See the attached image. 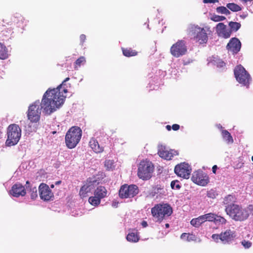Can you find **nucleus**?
<instances>
[{
    "instance_id": "f257e3e1",
    "label": "nucleus",
    "mask_w": 253,
    "mask_h": 253,
    "mask_svg": "<svg viewBox=\"0 0 253 253\" xmlns=\"http://www.w3.org/2000/svg\"><path fill=\"white\" fill-rule=\"evenodd\" d=\"M70 80L69 77L66 78L56 88L53 89H48L43 94V105H45V108H48L49 106L55 108L57 106H61L65 100L66 95L64 93L68 92L67 88L63 87L65 83Z\"/></svg>"
},
{
    "instance_id": "f03ea898",
    "label": "nucleus",
    "mask_w": 253,
    "mask_h": 253,
    "mask_svg": "<svg viewBox=\"0 0 253 253\" xmlns=\"http://www.w3.org/2000/svg\"><path fill=\"white\" fill-rule=\"evenodd\" d=\"M43 96L41 102L39 100H36L31 104L28 108L27 117L28 119L30 121L29 126L32 127V125H33L34 127L32 130L36 131L39 126L42 109H43V111L46 114L50 115L61 107L57 106L56 108H55L54 107L53 108L49 106L48 108H45V106L43 105Z\"/></svg>"
},
{
    "instance_id": "7ed1b4c3",
    "label": "nucleus",
    "mask_w": 253,
    "mask_h": 253,
    "mask_svg": "<svg viewBox=\"0 0 253 253\" xmlns=\"http://www.w3.org/2000/svg\"><path fill=\"white\" fill-rule=\"evenodd\" d=\"M82 136V130L77 126L71 127L66 132L65 137L66 146L69 149H73L80 141Z\"/></svg>"
},
{
    "instance_id": "20e7f679",
    "label": "nucleus",
    "mask_w": 253,
    "mask_h": 253,
    "mask_svg": "<svg viewBox=\"0 0 253 253\" xmlns=\"http://www.w3.org/2000/svg\"><path fill=\"white\" fill-rule=\"evenodd\" d=\"M225 211L231 219L236 221H245L249 216L248 210L238 204L225 208Z\"/></svg>"
},
{
    "instance_id": "39448f33",
    "label": "nucleus",
    "mask_w": 253,
    "mask_h": 253,
    "mask_svg": "<svg viewBox=\"0 0 253 253\" xmlns=\"http://www.w3.org/2000/svg\"><path fill=\"white\" fill-rule=\"evenodd\" d=\"M172 212L171 207L168 204H159L151 209V213L157 221L161 222Z\"/></svg>"
},
{
    "instance_id": "423d86ee",
    "label": "nucleus",
    "mask_w": 253,
    "mask_h": 253,
    "mask_svg": "<svg viewBox=\"0 0 253 253\" xmlns=\"http://www.w3.org/2000/svg\"><path fill=\"white\" fill-rule=\"evenodd\" d=\"M154 167L153 163L148 160H142L138 166L137 175L144 180L149 179L152 175Z\"/></svg>"
},
{
    "instance_id": "0eeeda50",
    "label": "nucleus",
    "mask_w": 253,
    "mask_h": 253,
    "mask_svg": "<svg viewBox=\"0 0 253 253\" xmlns=\"http://www.w3.org/2000/svg\"><path fill=\"white\" fill-rule=\"evenodd\" d=\"M7 135L6 145L9 146L15 145L18 142L21 137V129L18 125L11 124L7 128Z\"/></svg>"
},
{
    "instance_id": "6e6552de",
    "label": "nucleus",
    "mask_w": 253,
    "mask_h": 253,
    "mask_svg": "<svg viewBox=\"0 0 253 253\" xmlns=\"http://www.w3.org/2000/svg\"><path fill=\"white\" fill-rule=\"evenodd\" d=\"M236 80L240 84L248 87L252 81L249 73L241 65H237L234 70Z\"/></svg>"
},
{
    "instance_id": "1a4fd4ad",
    "label": "nucleus",
    "mask_w": 253,
    "mask_h": 253,
    "mask_svg": "<svg viewBox=\"0 0 253 253\" xmlns=\"http://www.w3.org/2000/svg\"><path fill=\"white\" fill-rule=\"evenodd\" d=\"M191 34L194 40L200 44L206 43L208 41V34L204 28H201L198 26L192 27Z\"/></svg>"
},
{
    "instance_id": "9d476101",
    "label": "nucleus",
    "mask_w": 253,
    "mask_h": 253,
    "mask_svg": "<svg viewBox=\"0 0 253 253\" xmlns=\"http://www.w3.org/2000/svg\"><path fill=\"white\" fill-rule=\"evenodd\" d=\"M236 236V233L234 231L227 229L219 234H212L211 238L216 242H218V240H220L222 243L226 244L231 243L235 238Z\"/></svg>"
},
{
    "instance_id": "9b49d317",
    "label": "nucleus",
    "mask_w": 253,
    "mask_h": 253,
    "mask_svg": "<svg viewBox=\"0 0 253 253\" xmlns=\"http://www.w3.org/2000/svg\"><path fill=\"white\" fill-rule=\"evenodd\" d=\"M191 180L198 185L205 186L210 182V178L207 173L199 169L193 172Z\"/></svg>"
},
{
    "instance_id": "f8f14e48",
    "label": "nucleus",
    "mask_w": 253,
    "mask_h": 253,
    "mask_svg": "<svg viewBox=\"0 0 253 253\" xmlns=\"http://www.w3.org/2000/svg\"><path fill=\"white\" fill-rule=\"evenodd\" d=\"M138 187L135 185H122L119 190V196L121 198H130L134 197L138 193Z\"/></svg>"
},
{
    "instance_id": "ddd939ff",
    "label": "nucleus",
    "mask_w": 253,
    "mask_h": 253,
    "mask_svg": "<svg viewBox=\"0 0 253 253\" xmlns=\"http://www.w3.org/2000/svg\"><path fill=\"white\" fill-rule=\"evenodd\" d=\"M99 184V182L94 177H89L86 179L85 183L80 189V196L84 198L87 196V194L90 193L94 188L95 185Z\"/></svg>"
},
{
    "instance_id": "4468645a",
    "label": "nucleus",
    "mask_w": 253,
    "mask_h": 253,
    "mask_svg": "<svg viewBox=\"0 0 253 253\" xmlns=\"http://www.w3.org/2000/svg\"><path fill=\"white\" fill-rule=\"evenodd\" d=\"M187 50L185 42L183 40H178L171 46L170 49L172 55L175 57H179L184 55Z\"/></svg>"
},
{
    "instance_id": "2eb2a0df",
    "label": "nucleus",
    "mask_w": 253,
    "mask_h": 253,
    "mask_svg": "<svg viewBox=\"0 0 253 253\" xmlns=\"http://www.w3.org/2000/svg\"><path fill=\"white\" fill-rule=\"evenodd\" d=\"M174 172L177 176L188 179L191 172V169L187 163H181L175 167Z\"/></svg>"
},
{
    "instance_id": "dca6fc26",
    "label": "nucleus",
    "mask_w": 253,
    "mask_h": 253,
    "mask_svg": "<svg viewBox=\"0 0 253 253\" xmlns=\"http://www.w3.org/2000/svg\"><path fill=\"white\" fill-rule=\"evenodd\" d=\"M39 195L41 199L48 201L53 198L54 195L49 186L45 183H41L39 187Z\"/></svg>"
},
{
    "instance_id": "f3484780",
    "label": "nucleus",
    "mask_w": 253,
    "mask_h": 253,
    "mask_svg": "<svg viewBox=\"0 0 253 253\" xmlns=\"http://www.w3.org/2000/svg\"><path fill=\"white\" fill-rule=\"evenodd\" d=\"M158 154L162 158L170 160L174 156L178 155V153L174 150H168L166 147L161 146L159 148Z\"/></svg>"
},
{
    "instance_id": "a211bd4d",
    "label": "nucleus",
    "mask_w": 253,
    "mask_h": 253,
    "mask_svg": "<svg viewBox=\"0 0 253 253\" xmlns=\"http://www.w3.org/2000/svg\"><path fill=\"white\" fill-rule=\"evenodd\" d=\"M241 43L239 40L236 38H232L228 43L226 48L233 53H237L240 50Z\"/></svg>"
},
{
    "instance_id": "6ab92c4d",
    "label": "nucleus",
    "mask_w": 253,
    "mask_h": 253,
    "mask_svg": "<svg viewBox=\"0 0 253 253\" xmlns=\"http://www.w3.org/2000/svg\"><path fill=\"white\" fill-rule=\"evenodd\" d=\"M216 32L218 36L225 39L229 38L231 31L227 28L226 25L223 23H219L216 26Z\"/></svg>"
},
{
    "instance_id": "aec40b11",
    "label": "nucleus",
    "mask_w": 253,
    "mask_h": 253,
    "mask_svg": "<svg viewBox=\"0 0 253 253\" xmlns=\"http://www.w3.org/2000/svg\"><path fill=\"white\" fill-rule=\"evenodd\" d=\"M10 193L13 197H19L20 196H24L26 191L24 186L21 184L16 183L12 186Z\"/></svg>"
},
{
    "instance_id": "412c9836",
    "label": "nucleus",
    "mask_w": 253,
    "mask_h": 253,
    "mask_svg": "<svg viewBox=\"0 0 253 253\" xmlns=\"http://www.w3.org/2000/svg\"><path fill=\"white\" fill-rule=\"evenodd\" d=\"M89 146L96 153H100L103 152L104 151V147L100 145L98 141L93 137L90 139Z\"/></svg>"
},
{
    "instance_id": "4be33fe9",
    "label": "nucleus",
    "mask_w": 253,
    "mask_h": 253,
    "mask_svg": "<svg viewBox=\"0 0 253 253\" xmlns=\"http://www.w3.org/2000/svg\"><path fill=\"white\" fill-rule=\"evenodd\" d=\"M236 198L235 195H228L224 197L223 200V204L225 208H227L232 205H236Z\"/></svg>"
},
{
    "instance_id": "5701e85b",
    "label": "nucleus",
    "mask_w": 253,
    "mask_h": 253,
    "mask_svg": "<svg viewBox=\"0 0 253 253\" xmlns=\"http://www.w3.org/2000/svg\"><path fill=\"white\" fill-rule=\"evenodd\" d=\"M107 190L104 186H99L97 187L94 192V195L100 198L101 199L107 196Z\"/></svg>"
},
{
    "instance_id": "b1692460",
    "label": "nucleus",
    "mask_w": 253,
    "mask_h": 253,
    "mask_svg": "<svg viewBox=\"0 0 253 253\" xmlns=\"http://www.w3.org/2000/svg\"><path fill=\"white\" fill-rule=\"evenodd\" d=\"M126 240L130 242L136 243L139 240V237L137 230L134 232L129 233L126 236Z\"/></svg>"
},
{
    "instance_id": "393cba45",
    "label": "nucleus",
    "mask_w": 253,
    "mask_h": 253,
    "mask_svg": "<svg viewBox=\"0 0 253 253\" xmlns=\"http://www.w3.org/2000/svg\"><path fill=\"white\" fill-rule=\"evenodd\" d=\"M123 55L126 57L135 56L137 55L138 52L131 48H122Z\"/></svg>"
},
{
    "instance_id": "a878e982",
    "label": "nucleus",
    "mask_w": 253,
    "mask_h": 253,
    "mask_svg": "<svg viewBox=\"0 0 253 253\" xmlns=\"http://www.w3.org/2000/svg\"><path fill=\"white\" fill-rule=\"evenodd\" d=\"M204 222L205 220L203 215L192 219L190 221L191 224L196 227H199Z\"/></svg>"
},
{
    "instance_id": "bb28decb",
    "label": "nucleus",
    "mask_w": 253,
    "mask_h": 253,
    "mask_svg": "<svg viewBox=\"0 0 253 253\" xmlns=\"http://www.w3.org/2000/svg\"><path fill=\"white\" fill-rule=\"evenodd\" d=\"M24 20V17L20 14H17L11 18L12 23L18 27L23 23Z\"/></svg>"
},
{
    "instance_id": "cd10ccee",
    "label": "nucleus",
    "mask_w": 253,
    "mask_h": 253,
    "mask_svg": "<svg viewBox=\"0 0 253 253\" xmlns=\"http://www.w3.org/2000/svg\"><path fill=\"white\" fill-rule=\"evenodd\" d=\"M8 57V50L6 47L0 43V59H5Z\"/></svg>"
},
{
    "instance_id": "c85d7f7f",
    "label": "nucleus",
    "mask_w": 253,
    "mask_h": 253,
    "mask_svg": "<svg viewBox=\"0 0 253 253\" xmlns=\"http://www.w3.org/2000/svg\"><path fill=\"white\" fill-rule=\"evenodd\" d=\"M101 200L100 198L94 195L89 198L88 202L93 206H97L100 204Z\"/></svg>"
},
{
    "instance_id": "c756f323",
    "label": "nucleus",
    "mask_w": 253,
    "mask_h": 253,
    "mask_svg": "<svg viewBox=\"0 0 253 253\" xmlns=\"http://www.w3.org/2000/svg\"><path fill=\"white\" fill-rule=\"evenodd\" d=\"M28 191L30 193L31 199L35 200L38 197V190L36 187L30 186V189Z\"/></svg>"
},
{
    "instance_id": "7c9ffc66",
    "label": "nucleus",
    "mask_w": 253,
    "mask_h": 253,
    "mask_svg": "<svg viewBox=\"0 0 253 253\" xmlns=\"http://www.w3.org/2000/svg\"><path fill=\"white\" fill-rule=\"evenodd\" d=\"M226 7L233 12L239 11L242 9V8L239 5L234 3H227Z\"/></svg>"
},
{
    "instance_id": "2f4dec72",
    "label": "nucleus",
    "mask_w": 253,
    "mask_h": 253,
    "mask_svg": "<svg viewBox=\"0 0 253 253\" xmlns=\"http://www.w3.org/2000/svg\"><path fill=\"white\" fill-rule=\"evenodd\" d=\"M221 133L222 137L224 139H225L228 142H233V138L228 131L227 130H222Z\"/></svg>"
},
{
    "instance_id": "473e14b6",
    "label": "nucleus",
    "mask_w": 253,
    "mask_h": 253,
    "mask_svg": "<svg viewBox=\"0 0 253 253\" xmlns=\"http://www.w3.org/2000/svg\"><path fill=\"white\" fill-rule=\"evenodd\" d=\"M229 26L230 28L229 30L232 32V31H237L240 28L241 25L240 23L231 21L229 23Z\"/></svg>"
},
{
    "instance_id": "72a5a7b5",
    "label": "nucleus",
    "mask_w": 253,
    "mask_h": 253,
    "mask_svg": "<svg viewBox=\"0 0 253 253\" xmlns=\"http://www.w3.org/2000/svg\"><path fill=\"white\" fill-rule=\"evenodd\" d=\"M85 62H86V60H85V58L84 57V56L80 57L75 62L74 68L75 69H77L82 65L84 64Z\"/></svg>"
},
{
    "instance_id": "f704fd0d",
    "label": "nucleus",
    "mask_w": 253,
    "mask_h": 253,
    "mask_svg": "<svg viewBox=\"0 0 253 253\" xmlns=\"http://www.w3.org/2000/svg\"><path fill=\"white\" fill-rule=\"evenodd\" d=\"M104 166L108 170H113L115 168L114 162L113 160H106L104 162Z\"/></svg>"
},
{
    "instance_id": "c9c22d12",
    "label": "nucleus",
    "mask_w": 253,
    "mask_h": 253,
    "mask_svg": "<svg viewBox=\"0 0 253 253\" xmlns=\"http://www.w3.org/2000/svg\"><path fill=\"white\" fill-rule=\"evenodd\" d=\"M216 11L218 13L224 14L226 15L230 14L229 10L226 7L223 6L217 7L216 8Z\"/></svg>"
},
{
    "instance_id": "e433bc0d",
    "label": "nucleus",
    "mask_w": 253,
    "mask_h": 253,
    "mask_svg": "<svg viewBox=\"0 0 253 253\" xmlns=\"http://www.w3.org/2000/svg\"><path fill=\"white\" fill-rule=\"evenodd\" d=\"M205 222L206 221L214 222L215 214L213 213H209L203 215Z\"/></svg>"
},
{
    "instance_id": "4c0bfd02",
    "label": "nucleus",
    "mask_w": 253,
    "mask_h": 253,
    "mask_svg": "<svg viewBox=\"0 0 253 253\" xmlns=\"http://www.w3.org/2000/svg\"><path fill=\"white\" fill-rule=\"evenodd\" d=\"M211 19L214 22H219L223 21L226 19L225 17L223 16H219L215 14H213L211 17Z\"/></svg>"
},
{
    "instance_id": "58836bf2",
    "label": "nucleus",
    "mask_w": 253,
    "mask_h": 253,
    "mask_svg": "<svg viewBox=\"0 0 253 253\" xmlns=\"http://www.w3.org/2000/svg\"><path fill=\"white\" fill-rule=\"evenodd\" d=\"M226 220L223 217L221 216H218L215 214V220L214 222L215 223H221L222 224H224L226 223Z\"/></svg>"
},
{
    "instance_id": "ea45409f",
    "label": "nucleus",
    "mask_w": 253,
    "mask_h": 253,
    "mask_svg": "<svg viewBox=\"0 0 253 253\" xmlns=\"http://www.w3.org/2000/svg\"><path fill=\"white\" fill-rule=\"evenodd\" d=\"M170 186L172 189H179L181 187L180 185L178 184V181L173 180L170 183Z\"/></svg>"
},
{
    "instance_id": "a19ab883",
    "label": "nucleus",
    "mask_w": 253,
    "mask_h": 253,
    "mask_svg": "<svg viewBox=\"0 0 253 253\" xmlns=\"http://www.w3.org/2000/svg\"><path fill=\"white\" fill-rule=\"evenodd\" d=\"M216 195L217 194L216 193L215 190L213 189H211L207 192V196L210 198L214 199L215 198Z\"/></svg>"
},
{
    "instance_id": "79ce46f5",
    "label": "nucleus",
    "mask_w": 253,
    "mask_h": 253,
    "mask_svg": "<svg viewBox=\"0 0 253 253\" xmlns=\"http://www.w3.org/2000/svg\"><path fill=\"white\" fill-rule=\"evenodd\" d=\"M241 244L246 249H248L250 248L252 244L251 242L246 240H243V241H242Z\"/></svg>"
},
{
    "instance_id": "37998d69",
    "label": "nucleus",
    "mask_w": 253,
    "mask_h": 253,
    "mask_svg": "<svg viewBox=\"0 0 253 253\" xmlns=\"http://www.w3.org/2000/svg\"><path fill=\"white\" fill-rule=\"evenodd\" d=\"M80 42L83 45L86 40V36L84 34H82L80 37Z\"/></svg>"
},
{
    "instance_id": "c03bdc74",
    "label": "nucleus",
    "mask_w": 253,
    "mask_h": 253,
    "mask_svg": "<svg viewBox=\"0 0 253 253\" xmlns=\"http://www.w3.org/2000/svg\"><path fill=\"white\" fill-rule=\"evenodd\" d=\"M205 3H214L218 2V0H203Z\"/></svg>"
},
{
    "instance_id": "a18cd8bd",
    "label": "nucleus",
    "mask_w": 253,
    "mask_h": 253,
    "mask_svg": "<svg viewBox=\"0 0 253 253\" xmlns=\"http://www.w3.org/2000/svg\"><path fill=\"white\" fill-rule=\"evenodd\" d=\"M160 190H162V189L157 188V187L154 188V189L152 192V196H154L155 195V194H158L159 193Z\"/></svg>"
},
{
    "instance_id": "49530a36",
    "label": "nucleus",
    "mask_w": 253,
    "mask_h": 253,
    "mask_svg": "<svg viewBox=\"0 0 253 253\" xmlns=\"http://www.w3.org/2000/svg\"><path fill=\"white\" fill-rule=\"evenodd\" d=\"M180 126L178 124H173L171 126V128L174 131L178 130Z\"/></svg>"
},
{
    "instance_id": "de8ad7c7",
    "label": "nucleus",
    "mask_w": 253,
    "mask_h": 253,
    "mask_svg": "<svg viewBox=\"0 0 253 253\" xmlns=\"http://www.w3.org/2000/svg\"><path fill=\"white\" fill-rule=\"evenodd\" d=\"M225 66V63L223 61H219L217 63V66L218 67H222Z\"/></svg>"
},
{
    "instance_id": "09e8293b",
    "label": "nucleus",
    "mask_w": 253,
    "mask_h": 253,
    "mask_svg": "<svg viewBox=\"0 0 253 253\" xmlns=\"http://www.w3.org/2000/svg\"><path fill=\"white\" fill-rule=\"evenodd\" d=\"M217 169V167L216 165H214L212 168V172L214 173V174H215L216 173V171Z\"/></svg>"
},
{
    "instance_id": "8fccbe9b",
    "label": "nucleus",
    "mask_w": 253,
    "mask_h": 253,
    "mask_svg": "<svg viewBox=\"0 0 253 253\" xmlns=\"http://www.w3.org/2000/svg\"><path fill=\"white\" fill-rule=\"evenodd\" d=\"M30 186L31 185H30V182L29 181H27L26 182L25 186L27 190H28V189H30Z\"/></svg>"
},
{
    "instance_id": "3c124183",
    "label": "nucleus",
    "mask_w": 253,
    "mask_h": 253,
    "mask_svg": "<svg viewBox=\"0 0 253 253\" xmlns=\"http://www.w3.org/2000/svg\"><path fill=\"white\" fill-rule=\"evenodd\" d=\"M141 225L143 227H146L147 226L148 224H147V223L146 221H143L142 222H141Z\"/></svg>"
},
{
    "instance_id": "603ef678",
    "label": "nucleus",
    "mask_w": 253,
    "mask_h": 253,
    "mask_svg": "<svg viewBox=\"0 0 253 253\" xmlns=\"http://www.w3.org/2000/svg\"><path fill=\"white\" fill-rule=\"evenodd\" d=\"M188 234L187 233H182L181 235V238L183 239L185 238L186 236H187Z\"/></svg>"
},
{
    "instance_id": "864d4df0",
    "label": "nucleus",
    "mask_w": 253,
    "mask_h": 253,
    "mask_svg": "<svg viewBox=\"0 0 253 253\" xmlns=\"http://www.w3.org/2000/svg\"><path fill=\"white\" fill-rule=\"evenodd\" d=\"M166 127L167 129L169 131H170L171 129V126L170 125H167Z\"/></svg>"
},
{
    "instance_id": "5fc2aeb1",
    "label": "nucleus",
    "mask_w": 253,
    "mask_h": 253,
    "mask_svg": "<svg viewBox=\"0 0 253 253\" xmlns=\"http://www.w3.org/2000/svg\"><path fill=\"white\" fill-rule=\"evenodd\" d=\"M190 62H191V61L190 60H189L188 61H183V64L184 65H187L188 64L190 63Z\"/></svg>"
},
{
    "instance_id": "6e6d98bb",
    "label": "nucleus",
    "mask_w": 253,
    "mask_h": 253,
    "mask_svg": "<svg viewBox=\"0 0 253 253\" xmlns=\"http://www.w3.org/2000/svg\"><path fill=\"white\" fill-rule=\"evenodd\" d=\"M165 226H166V228H169V223H166L165 224Z\"/></svg>"
},
{
    "instance_id": "4d7b16f0",
    "label": "nucleus",
    "mask_w": 253,
    "mask_h": 253,
    "mask_svg": "<svg viewBox=\"0 0 253 253\" xmlns=\"http://www.w3.org/2000/svg\"><path fill=\"white\" fill-rule=\"evenodd\" d=\"M61 182V181H57V182H56V184H60Z\"/></svg>"
},
{
    "instance_id": "13d9d810",
    "label": "nucleus",
    "mask_w": 253,
    "mask_h": 253,
    "mask_svg": "<svg viewBox=\"0 0 253 253\" xmlns=\"http://www.w3.org/2000/svg\"><path fill=\"white\" fill-rule=\"evenodd\" d=\"M50 187H51V188H54V185L52 184V185H51Z\"/></svg>"
},
{
    "instance_id": "bf43d9fd",
    "label": "nucleus",
    "mask_w": 253,
    "mask_h": 253,
    "mask_svg": "<svg viewBox=\"0 0 253 253\" xmlns=\"http://www.w3.org/2000/svg\"><path fill=\"white\" fill-rule=\"evenodd\" d=\"M252 160L253 162V156L252 157Z\"/></svg>"
}]
</instances>
